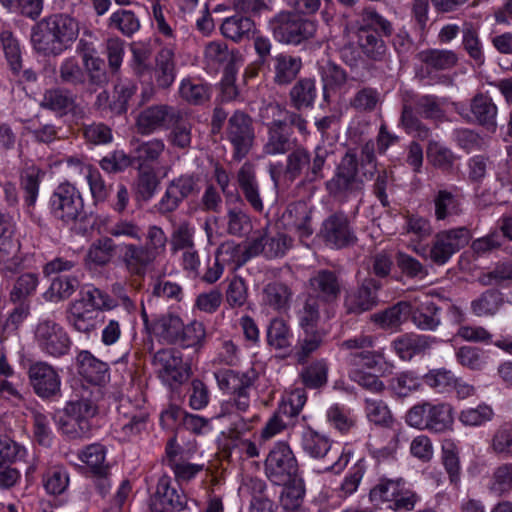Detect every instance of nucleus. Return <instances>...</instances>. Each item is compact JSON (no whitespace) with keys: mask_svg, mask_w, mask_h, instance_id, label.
Segmentation results:
<instances>
[{"mask_svg":"<svg viewBox=\"0 0 512 512\" xmlns=\"http://www.w3.org/2000/svg\"><path fill=\"white\" fill-rule=\"evenodd\" d=\"M293 246V239L285 233L264 235L254 239L248 246L250 255L263 254L268 259L283 257Z\"/></svg>","mask_w":512,"mask_h":512,"instance_id":"nucleus-25","label":"nucleus"},{"mask_svg":"<svg viewBox=\"0 0 512 512\" xmlns=\"http://www.w3.org/2000/svg\"><path fill=\"white\" fill-rule=\"evenodd\" d=\"M320 234L327 245L337 249L353 246L358 241L347 215L343 212L327 217L322 223Z\"/></svg>","mask_w":512,"mask_h":512,"instance_id":"nucleus-17","label":"nucleus"},{"mask_svg":"<svg viewBox=\"0 0 512 512\" xmlns=\"http://www.w3.org/2000/svg\"><path fill=\"white\" fill-rule=\"evenodd\" d=\"M178 117H172L169 123L172 124L168 136L169 143L178 149L187 150L192 143V124L184 117V114L178 110Z\"/></svg>","mask_w":512,"mask_h":512,"instance_id":"nucleus-52","label":"nucleus"},{"mask_svg":"<svg viewBox=\"0 0 512 512\" xmlns=\"http://www.w3.org/2000/svg\"><path fill=\"white\" fill-rule=\"evenodd\" d=\"M318 71L323 86V98L330 102L332 94L346 84L348 75L341 66L330 60L320 62Z\"/></svg>","mask_w":512,"mask_h":512,"instance_id":"nucleus-34","label":"nucleus"},{"mask_svg":"<svg viewBox=\"0 0 512 512\" xmlns=\"http://www.w3.org/2000/svg\"><path fill=\"white\" fill-rule=\"evenodd\" d=\"M255 29V22L250 17L240 14L226 17L220 26L221 34L235 43L250 39Z\"/></svg>","mask_w":512,"mask_h":512,"instance_id":"nucleus-36","label":"nucleus"},{"mask_svg":"<svg viewBox=\"0 0 512 512\" xmlns=\"http://www.w3.org/2000/svg\"><path fill=\"white\" fill-rule=\"evenodd\" d=\"M79 286V281L72 276H57L52 279L44 298L50 302H58L70 298Z\"/></svg>","mask_w":512,"mask_h":512,"instance_id":"nucleus-56","label":"nucleus"},{"mask_svg":"<svg viewBox=\"0 0 512 512\" xmlns=\"http://www.w3.org/2000/svg\"><path fill=\"white\" fill-rule=\"evenodd\" d=\"M265 474L273 484H287L299 475L297 459L285 442H277L265 459Z\"/></svg>","mask_w":512,"mask_h":512,"instance_id":"nucleus-11","label":"nucleus"},{"mask_svg":"<svg viewBox=\"0 0 512 512\" xmlns=\"http://www.w3.org/2000/svg\"><path fill=\"white\" fill-rule=\"evenodd\" d=\"M120 261L125 271L134 278L144 279L156 260L140 243L127 242L121 245Z\"/></svg>","mask_w":512,"mask_h":512,"instance_id":"nucleus-21","label":"nucleus"},{"mask_svg":"<svg viewBox=\"0 0 512 512\" xmlns=\"http://www.w3.org/2000/svg\"><path fill=\"white\" fill-rule=\"evenodd\" d=\"M416 113L425 119L442 121L445 116L440 100L435 95H410Z\"/></svg>","mask_w":512,"mask_h":512,"instance_id":"nucleus-58","label":"nucleus"},{"mask_svg":"<svg viewBox=\"0 0 512 512\" xmlns=\"http://www.w3.org/2000/svg\"><path fill=\"white\" fill-rule=\"evenodd\" d=\"M254 122L247 113L236 110L227 120L224 139L232 147V157L236 161L244 159L254 146Z\"/></svg>","mask_w":512,"mask_h":512,"instance_id":"nucleus-10","label":"nucleus"},{"mask_svg":"<svg viewBox=\"0 0 512 512\" xmlns=\"http://www.w3.org/2000/svg\"><path fill=\"white\" fill-rule=\"evenodd\" d=\"M274 39L285 45L298 46L315 37L317 22L294 11L282 10L269 20Z\"/></svg>","mask_w":512,"mask_h":512,"instance_id":"nucleus-3","label":"nucleus"},{"mask_svg":"<svg viewBox=\"0 0 512 512\" xmlns=\"http://www.w3.org/2000/svg\"><path fill=\"white\" fill-rule=\"evenodd\" d=\"M420 66L416 69V76L420 80L428 79L434 73L449 70L456 66L458 56L453 50L426 49L417 54Z\"/></svg>","mask_w":512,"mask_h":512,"instance_id":"nucleus-20","label":"nucleus"},{"mask_svg":"<svg viewBox=\"0 0 512 512\" xmlns=\"http://www.w3.org/2000/svg\"><path fill=\"white\" fill-rule=\"evenodd\" d=\"M308 287L309 296L327 304L337 301L342 291L339 275L329 269L315 271L308 280Z\"/></svg>","mask_w":512,"mask_h":512,"instance_id":"nucleus-23","label":"nucleus"},{"mask_svg":"<svg viewBox=\"0 0 512 512\" xmlns=\"http://www.w3.org/2000/svg\"><path fill=\"white\" fill-rule=\"evenodd\" d=\"M181 98L192 105H202L210 99V87L191 78H185L179 86Z\"/></svg>","mask_w":512,"mask_h":512,"instance_id":"nucleus-55","label":"nucleus"},{"mask_svg":"<svg viewBox=\"0 0 512 512\" xmlns=\"http://www.w3.org/2000/svg\"><path fill=\"white\" fill-rule=\"evenodd\" d=\"M165 148L164 141L159 138L138 142L132 152L133 162L138 165V168H150L152 164L159 161Z\"/></svg>","mask_w":512,"mask_h":512,"instance_id":"nucleus-42","label":"nucleus"},{"mask_svg":"<svg viewBox=\"0 0 512 512\" xmlns=\"http://www.w3.org/2000/svg\"><path fill=\"white\" fill-rule=\"evenodd\" d=\"M152 365L162 382L171 387L181 385L190 377V366L183 362L181 353L172 348L157 351Z\"/></svg>","mask_w":512,"mask_h":512,"instance_id":"nucleus-15","label":"nucleus"},{"mask_svg":"<svg viewBox=\"0 0 512 512\" xmlns=\"http://www.w3.org/2000/svg\"><path fill=\"white\" fill-rule=\"evenodd\" d=\"M223 220L225 230L231 236H246L253 228L251 217L242 206H227Z\"/></svg>","mask_w":512,"mask_h":512,"instance_id":"nucleus-45","label":"nucleus"},{"mask_svg":"<svg viewBox=\"0 0 512 512\" xmlns=\"http://www.w3.org/2000/svg\"><path fill=\"white\" fill-rule=\"evenodd\" d=\"M43 109L52 111L57 116H65L72 113L75 116L82 115L83 111L76 103V96L63 88H51L44 92L40 101Z\"/></svg>","mask_w":512,"mask_h":512,"instance_id":"nucleus-27","label":"nucleus"},{"mask_svg":"<svg viewBox=\"0 0 512 512\" xmlns=\"http://www.w3.org/2000/svg\"><path fill=\"white\" fill-rule=\"evenodd\" d=\"M376 338L372 335L358 334L338 343V348L345 353V362L352 367L375 368L384 357L383 351H371Z\"/></svg>","mask_w":512,"mask_h":512,"instance_id":"nucleus-14","label":"nucleus"},{"mask_svg":"<svg viewBox=\"0 0 512 512\" xmlns=\"http://www.w3.org/2000/svg\"><path fill=\"white\" fill-rule=\"evenodd\" d=\"M77 371L89 383L100 385L108 376L107 363L99 360L89 351H80L76 357Z\"/></svg>","mask_w":512,"mask_h":512,"instance_id":"nucleus-33","label":"nucleus"},{"mask_svg":"<svg viewBox=\"0 0 512 512\" xmlns=\"http://www.w3.org/2000/svg\"><path fill=\"white\" fill-rule=\"evenodd\" d=\"M329 152L323 146H317L311 153L304 146H295L286 158L285 176L294 181L303 176L304 183H313L324 178L323 168Z\"/></svg>","mask_w":512,"mask_h":512,"instance_id":"nucleus-4","label":"nucleus"},{"mask_svg":"<svg viewBox=\"0 0 512 512\" xmlns=\"http://www.w3.org/2000/svg\"><path fill=\"white\" fill-rule=\"evenodd\" d=\"M273 62V80L277 85L290 84L299 74L302 68L300 57L292 56L287 53H279L272 59Z\"/></svg>","mask_w":512,"mask_h":512,"instance_id":"nucleus-39","label":"nucleus"},{"mask_svg":"<svg viewBox=\"0 0 512 512\" xmlns=\"http://www.w3.org/2000/svg\"><path fill=\"white\" fill-rule=\"evenodd\" d=\"M79 34L78 22L67 14H53L33 26L31 42L44 55L57 56L68 49Z\"/></svg>","mask_w":512,"mask_h":512,"instance_id":"nucleus-1","label":"nucleus"},{"mask_svg":"<svg viewBox=\"0 0 512 512\" xmlns=\"http://www.w3.org/2000/svg\"><path fill=\"white\" fill-rule=\"evenodd\" d=\"M381 34L369 30H357V45L366 58L372 61H382L385 58L387 47Z\"/></svg>","mask_w":512,"mask_h":512,"instance_id":"nucleus-46","label":"nucleus"},{"mask_svg":"<svg viewBox=\"0 0 512 512\" xmlns=\"http://www.w3.org/2000/svg\"><path fill=\"white\" fill-rule=\"evenodd\" d=\"M281 220L284 227L295 231L301 241L313 234L311 213L305 203L297 202L288 205Z\"/></svg>","mask_w":512,"mask_h":512,"instance_id":"nucleus-30","label":"nucleus"},{"mask_svg":"<svg viewBox=\"0 0 512 512\" xmlns=\"http://www.w3.org/2000/svg\"><path fill=\"white\" fill-rule=\"evenodd\" d=\"M412 306L411 319L417 328L424 331H434L441 324V308L425 295L415 299Z\"/></svg>","mask_w":512,"mask_h":512,"instance_id":"nucleus-29","label":"nucleus"},{"mask_svg":"<svg viewBox=\"0 0 512 512\" xmlns=\"http://www.w3.org/2000/svg\"><path fill=\"white\" fill-rule=\"evenodd\" d=\"M155 329L165 341L176 344L181 338L184 323L178 315L169 313L157 319Z\"/></svg>","mask_w":512,"mask_h":512,"instance_id":"nucleus-62","label":"nucleus"},{"mask_svg":"<svg viewBox=\"0 0 512 512\" xmlns=\"http://www.w3.org/2000/svg\"><path fill=\"white\" fill-rule=\"evenodd\" d=\"M251 256L248 248L244 249L240 244L231 240L223 242L215 253V258L224 266H230L232 270H237L243 266Z\"/></svg>","mask_w":512,"mask_h":512,"instance_id":"nucleus-50","label":"nucleus"},{"mask_svg":"<svg viewBox=\"0 0 512 512\" xmlns=\"http://www.w3.org/2000/svg\"><path fill=\"white\" fill-rule=\"evenodd\" d=\"M169 239L164 229L158 225H149L145 233V243L142 246L155 260L165 255Z\"/></svg>","mask_w":512,"mask_h":512,"instance_id":"nucleus-63","label":"nucleus"},{"mask_svg":"<svg viewBox=\"0 0 512 512\" xmlns=\"http://www.w3.org/2000/svg\"><path fill=\"white\" fill-rule=\"evenodd\" d=\"M300 445L304 453L311 458L321 459L328 457L330 463L325 467L327 471L340 472L348 464L349 459L347 455L339 453L327 436L320 434L312 428H305L301 432Z\"/></svg>","mask_w":512,"mask_h":512,"instance_id":"nucleus-12","label":"nucleus"},{"mask_svg":"<svg viewBox=\"0 0 512 512\" xmlns=\"http://www.w3.org/2000/svg\"><path fill=\"white\" fill-rule=\"evenodd\" d=\"M470 110L477 122L488 129L496 128L497 106L492 98L486 94H476L470 105Z\"/></svg>","mask_w":512,"mask_h":512,"instance_id":"nucleus-44","label":"nucleus"},{"mask_svg":"<svg viewBox=\"0 0 512 512\" xmlns=\"http://www.w3.org/2000/svg\"><path fill=\"white\" fill-rule=\"evenodd\" d=\"M411 313L412 304L400 301L382 312L373 314L371 319L383 329H396L408 320Z\"/></svg>","mask_w":512,"mask_h":512,"instance_id":"nucleus-40","label":"nucleus"},{"mask_svg":"<svg viewBox=\"0 0 512 512\" xmlns=\"http://www.w3.org/2000/svg\"><path fill=\"white\" fill-rule=\"evenodd\" d=\"M462 46L469 57L478 65H482L485 62L483 45L479 37L478 29L471 22H465L463 25Z\"/></svg>","mask_w":512,"mask_h":512,"instance_id":"nucleus-60","label":"nucleus"},{"mask_svg":"<svg viewBox=\"0 0 512 512\" xmlns=\"http://www.w3.org/2000/svg\"><path fill=\"white\" fill-rule=\"evenodd\" d=\"M200 189V178L197 175L182 174L167 184L164 194L155 205L156 211L162 216L172 214L185 199L197 196Z\"/></svg>","mask_w":512,"mask_h":512,"instance_id":"nucleus-13","label":"nucleus"},{"mask_svg":"<svg viewBox=\"0 0 512 512\" xmlns=\"http://www.w3.org/2000/svg\"><path fill=\"white\" fill-rule=\"evenodd\" d=\"M471 238V231L462 226L437 232L430 245L414 243L408 245V248L424 260H429L437 266H443L449 262L454 254L464 248Z\"/></svg>","mask_w":512,"mask_h":512,"instance_id":"nucleus-2","label":"nucleus"},{"mask_svg":"<svg viewBox=\"0 0 512 512\" xmlns=\"http://www.w3.org/2000/svg\"><path fill=\"white\" fill-rule=\"evenodd\" d=\"M421 386V379L411 371L398 373L389 381V389L398 398L409 396L418 391Z\"/></svg>","mask_w":512,"mask_h":512,"instance_id":"nucleus-64","label":"nucleus"},{"mask_svg":"<svg viewBox=\"0 0 512 512\" xmlns=\"http://www.w3.org/2000/svg\"><path fill=\"white\" fill-rule=\"evenodd\" d=\"M97 413V405L91 399L81 396L66 403L57 424L69 439H81L89 434L91 420Z\"/></svg>","mask_w":512,"mask_h":512,"instance_id":"nucleus-6","label":"nucleus"},{"mask_svg":"<svg viewBox=\"0 0 512 512\" xmlns=\"http://www.w3.org/2000/svg\"><path fill=\"white\" fill-rule=\"evenodd\" d=\"M434 215L437 221L448 220L462 213L459 198L451 191L440 189L433 198Z\"/></svg>","mask_w":512,"mask_h":512,"instance_id":"nucleus-49","label":"nucleus"},{"mask_svg":"<svg viewBox=\"0 0 512 512\" xmlns=\"http://www.w3.org/2000/svg\"><path fill=\"white\" fill-rule=\"evenodd\" d=\"M359 162L355 152L347 151L336 167L331 179L325 183L327 192L340 199H347L361 193L364 189V177L359 176Z\"/></svg>","mask_w":512,"mask_h":512,"instance_id":"nucleus-7","label":"nucleus"},{"mask_svg":"<svg viewBox=\"0 0 512 512\" xmlns=\"http://www.w3.org/2000/svg\"><path fill=\"white\" fill-rule=\"evenodd\" d=\"M218 386L222 391L235 394L250 391L255 375L252 372H239L232 369H223L215 373Z\"/></svg>","mask_w":512,"mask_h":512,"instance_id":"nucleus-37","label":"nucleus"},{"mask_svg":"<svg viewBox=\"0 0 512 512\" xmlns=\"http://www.w3.org/2000/svg\"><path fill=\"white\" fill-rule=\"evenodd\" d=\"M156 495L169 504L174 511L180 512L198 507L197 501L189 499L184 491H178L171 487V478L168 475H163L159 478Z\"/></svg>","mask_w":512,"mask_h":512,"instance_id":"nucleus-35","label":"nucleus"},{"mask_svg":"<svg viewBox=\"0 0 512 512\" xmlns=\"http://www.w3.org/2000/svg\"><path fill=\"white\" fill-rule=\"evenodd\" d=\"M16 222L9 213L0 212V266L8 264L18 252L19 245L14 238Z\"/></svg>","mask_w":512,"mask_h":512,"instance_id":"nucleus-32","label":"nucleus"},{"mask_svg":"<svg viewBox=\"0 0 512 512\" xmlns=\"http://www.w3.org/2000/svg\"><path fill=\"white\" fill-rule=\"evenodd\" d=\"M237 183L248 205L257 213L264 211V202L256 177L255 166L245 162L237 172Z\"/></svg>","mask_w":512,"mask_h":512,"instance_id":"nucleus-28","label":"nucleus"},{"mask_svg":"<svg viewBox=\"0 0 512 512\" xmlns=\"http://www.w3.org/2000/svg\"><path fill=\"white\" fill-rule=\"evenodd\" d=\"M328 370L327 361L319 359L302 369L300 379L305 387L318 389L326 385L328 381Z\"/></svg>","mask_w":512,"mask_h":512,"instance_id":"nucleus-59","label":"nucleus"},{"mask_svg":"<svg viewBox=\"0 0 512 512\" xmlns=\"http://www.w3.org/2000/svg\"><path fill=\"white\" fill-rule=\"evenodd\" d=\"M436 342L435 337L410 333L396 338L392 347L402 360H411L414 356L425 353Z\"/></svg>","mask_w":512,"mask_h":512,"instance_id":"nucleus-31","label":"nucleus"},{"mask_svg":"<svg viewBox=\"0 0 512 512\" xmlns=\"http://www.w3.org/2000/svg\"><path fill=\"white\" fill-rule=\"evenodd\" d=\"M96 315L94 309H89L88 304L83 301L71 303L67 320L78 332L89 334L96 326Z\"/></svg>","mask_w":512,"mask_h":512,"instance_id":"nucleus-48","label":"nucleus"},{"mask_svg":"<svg viewBox=\"0 0 512 512\" xmlns=\"http://www.w3.org/2000/svg\"><path fill=\"white\" fill-rule=\"evenodd\" d=\"M405 420L410 427L433 433H444L452 429L453 407L444 402L422 401L407 411Z\"/></svg>","mask_w":512,"mask_h":512,"instance_id":"nucleus-5","label":"nucleus"},{"mask_svg":"<svg viewBox=\"0 0 512 512\" xmlns=\"http://www.w3.org/2000/svg\"><path fill=\"white\" fill-rule=\"evenodd\" d=\"M60 82L72 87L84 86L86 84L85 71L76 57H66L58 68Z\"/></svg>","mask_w":512,"mask_h":512,"instance_id":"nucleus-57","label":"nucleus"},{"mask_svg":"<svg viewBox=\"0 0 512 512\" xmlns=\"http://www.w3.org/2000/svg\"><path fill=\"white\" fill-rule=\"evenodd\" d=\"M83 69L85 71L86 83L89 90L92 92L96 88L106 85L109 81L108 73L106 71L105 62L99 56L88 58L82 61Z\"/></svg>","mask_w":512,"mask_h":512,"instance_id":"nucleus-61","label":"nucleus"},{"mask_svg":"<svg viewBox=\"0 0 512 512\" xmlns=\"http://www.w3.org/2000/svg\"><path fill=\"white\" fill-rule=\"evenodd\" d=\"M380 283L373 278H366L362 283L349 291L344 297V308L347 314L359 315L371 310L377 304V291Z\"/></svg>","mask_w":512,"mask_h":512,"instance_id":"nucleus-22","label":"nucleus"},{"mask_svg":"<svg viewBox=\"0 0 512 512\" xmlns=\"http://www.w3.org/2000/svg\"><path fill=\"white\" fill-rule=\"evenodd\" d=\"M433 232L429 219L419 214L407 213L404 216V223L402 225V235L410 236L412 245L421 242L430 237Z\"/></svg>","mask_w":512,"mask_h":512,"instance_id":"nucleus-51","label":"nucleus"},{"mask_svg":"<svg viewBox=\"0 0 512 512\" xmlns=\"http://www.w3.org/2000/svg\"><path fill=\"white\" fill-rule=\"evenodd\" d=\"M35 341L40 350L52 357L68 354L71 340L65 329L57 322L44 319L35 328Z\"/></svg>","mask_w":512,"mask_h":512,"instance_id":"nucleus-16","label":"nucleus"},{"mask_svg":"<svg viewBox=\"0 0 512 512\" xmlns=\"http://www.w3.org/2000/svg\"><path fill=\"white\" fill-rule=\"evenodd\" d=\"M163 463L173 471L179 484L191 481L204 469L203 464L190 463L183 458V449L177 444L176 437L168 440Z\"/></svg>","mask_w":512,"mask_h":512,"instance_id":"nucleus-24","label":"nucleus"},{"mask_svg":"<svg viewBox=\"0 0 512 512\" xmlns=\"http://www.w3.org/2000/svg\"><path fill=\"white\" fill-rule=\"evenodd\" d=\"M178 109L167 104H154L141 110L135 120L137 132L141 135H151L170 122L172 117H178Z\"/></svg>","mask_w":512,"mask_h":512,"instance_id":"nucleus-19","label":"nucleus"},{"mask_svg":"<svg viewBox=\"0 0 512 512\" xmlns=\"http://www.w3.org/2000/svg\"><path fill=\"white\" fill-rule=\"evenodd\" d=\"M267 129L268 138L263 147L266 154H285L296 146L297 140L290 138V135L286 132L285 126Z\"/></svg>","mask_w":512,"mask_h":512,"instance_id":"nucleus-54","label":"nucleus"},{"mask_svg":"<svg viewBox=\"0 0 512 512\" xmlns=\"http://www.w3.org/2000/svg\"><path fill=\"white\" fill-rule=\"evenodd\" d=\"M50 214L64 225L75 224L84 218V200L80 191L72 184H59L49 199Z\"/></svg>","mask_w":512,"mask_h":512,"instance_id":"nucleus-8","label":"nucleus"},{"mask_svg":"<svg viewBox=\"0 0 512 512\" xmlns=\"http://www.w3.org/2000/svg\"><path fill=\"white\" fill-rule=\"evenodd\" d=\"M293 334L283 318H273L267 327V343L277 350H285L292 345Z\"/></svg>","mask_w":512,"mask_h":512,"instance_id":"nucleus-53","label":"nucleus"},{"mask_svg":"<svg viewBox=\"0 0 512 512\" xmlns=\"http://www.w3.org/2000/svg\"><path fill=\"white\" fill-rule=\"evenodd\" d=\"M503 305V294L497 289H487L471 301L470 309L477 317H492Z\"/></svg>","mask_w":512,"mask_h":512,"instance_id":"nucleus-43","label":"nucleus"},{"mask_svg":"<svg viewBox=\"0 0 512 512\" xmlns=\"http://www.w3.org/2000/svg\"><path fill=\"white\" fill-rule=\"evenodd\" d=\"M292 296L291 288L285 283L278 281L269 282L262 291L263 303L278 312L289 309Z\"/></svg>","mask_w":512,"mask_h":512,"instance_id":"nucleus-41","label":"nucleus"},{"mask_svg":"<svg viewBox=\"0 0 512 512\" xmlns=\"http://www.w3.org/2000/svg\"><path fill=\"white\" fill-rule=\"evenodd\" d=\"M117 247L115 241L109 236L94 240L85 256L86 265L89 267L107 266L114 259Z\"/></svg>","mask_w":512,"mask_h":512,"instance_id":"nucleus-38","label":"nucleus"},{"mask_svg":"<svg viewBox=\"0 0 512 512\" xmlns=\"http://www.w3.org/2000/svg\"><path fill=\"white\" fill-rule=\"evenodd\" d=\"M374 505L387 504L393 511H411L419 501V496L405 487L401 479H381L369 493Z\"/></svg>","mask_w":512,"mask_h":512,"instance_id":"nucleus-9","label":"nucleus"},{"mask_svg":"<svg viewBox=\"0 0 512 512\" xmlns=\"http://www.w3.org/2000/svg\"><path fill=\"white\" fill-rule=\"evenodd\" d=\"M316 96V82L312 78L298 80L289 92L290 103L297 111L312 108Z\"/></svg>","mask_w":512,"mask_h":512,"instance_id":"nucleus-47","label":"nucleus"},{"mask_svg":"<svg viewBox=\"0 0 512 512\" xmlns=\"http://www.w3.org/2000/svg\"><path fill=\"white\" fill-rule=\"evenodd\" d=\"M177 75L175 53L173 49L164 47L154 57V66L151 78L158 89H169L175 82Z\"/></svg>","mask_w":512,"mask_h":512,"instance_id":"nucleus-26","label":"nucleus"},{"mask_svg":"<svg viewBox=\"0 0 512 512\" xmlns=\"http://www.w3.org/2000/svg\"><path fill=\"white\" fill-rule=\"evenodd\" d=\"M28 375L37 396L48 400L61 397V377L53 366L46 362H36L30 366Z\"/></svg>","mask_w":512,"mask_h":512,"instance_id":"nucleus-18","label":"nucleus"}]
</instances>
